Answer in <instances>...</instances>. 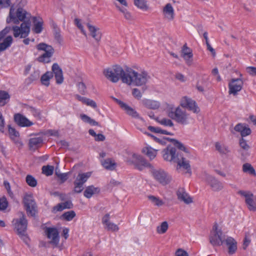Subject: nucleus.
<instances>
[{"label":"nucleus","mask_w":256,"mask_h":256,"mask_svg":"<svg viewBox=\"0 0 256 256\" xmlns=\"http://www.w3.org/2000/svg\"><path fill=\"white\" fill-rule=\"evenodd\" d=\"M36 48L39 50H43L44 52L38 58L40 62L48 63L50 61V58L54 53V49L50 45L42 42L36 46Z\"/></svg>","instance_id":"obj_7"},{"label":"nucleus","mask_w":256,"mask_h":256,"mask_svg":"<svg viewBox=\"0 0 256 256\" xmlns=\"http://www.w3.org/2000/svg\"><path fill=\"white\" fill-rule=\"evenodd\" d=\"M128 78L122 80L124 84L128 86L133 85L137 86H146L151 79V76L146 70H142L140 72H136L130 68H127Z\"/></svg>","instance_id":"obj_2"},{"label":"nucleus","mask_w":256,"mask_h":256,"mask_svg":"<svg viewBox=\"0 0 256 256\" xmlns=\"http://www.w3.org/2000/svg\"><path fill=\"white\" fill-rule=\"evenodd\" d=\"M210 242L213 246H220L224 242V236L220 230L218 229V225L215 224L210 232L209 237Z\"/></svg>","instance_id":"obj_6"},{"label":"nucleus","mask_w":256,"mask_h":256,"mask_svg":"<svg viewBox=\"0 0 256 256\" xmlns=\"http://www.w3.org/2000/svg\"><path fill=\"white\" fill-rule=\"evenodd\" d=\"M224 242L226 243L228 247V252L229 254H234L237 250V242L232 237H228L226 240L224 239Z\"/></svg>","instance_id":"obj_28"},{"label":"nucleus","mask_w":256,"mask_h":256,"mask_svg":"<svg viewBox=\"0 0 256 256\" xmlns=\"http://www.w3.org/2000/svg\"><path fill=\"white\" fill-rule=\"evenodd\" d=\"M76 216L75 212L73 210H70L64 212L62 217L64 219L67 221H70L72 220Z\"/></svg>","instance_id":"obj_51"},{"label":"nucleus","mask_w":256,"mask_h":256,"mask_svg":"<svg viewBox=\"0 0 256 256\" xmlns=\"http://www.w3.org/2000/svg\"><path fill=\"white\" fill-rule=\"evenodd\" d=\"M53 76V73L50 72H47L41 77V82L43 85L48 86L50 84V80Z\"/></svg>","instance_id":"obj_35"},{"label":"nucleus","mask_w":256,"mask_h":256,"mask_svg":"<svg viewBox=\"0 0 256 256\" xmlns=\"http://www.w3.org/2000/svg\"><path fill=\"white\" fill-rule=\"evenodd\" d=\"M54 167L52 166L47 165L42 167V172L46 176H50L53 174Z\"/></svg>","instance_id":"obj_47"},{"label":"nucleus","mask_w":256,"mask_h":256,"mask_svg":"<svg viewBox=\"0 0 256 256\" xmlns=\"http://www.w3.org/2000/svg\"><path fill=\"white\" fill-rule=\"evenodd\" d=\"M8 134L10 139L18 146H22L23 144L20 138L19 132L10 126H8Z\"/></svg>","instance_id":"obj_24"},{"label":"nucleus","mask_w":256,"mask_h":256,"mask_svg":"<svg viewBox=\"0 0 256 256\" xmlns=\"http://www.w3.org/2000/svg\"><path fill=\"white\" fill-rule=\"evenodd\" d=\"M12 30V28L10 26H6L3 30H2L0 32V43H2V40H4V37L5 36L9 33Z\"/></svg>","instance_id":"obj_54"},{"label":"nucleus","mask_w":256,"mask_h":256,"mask_svg":"<svg viewBox=\"0 0 256 256\" xmlns=\"http://www.w3.org/2000/svg\"><path fill=\"white\" fill-rule=\"evenodd\" d=\"M78 92L82 94H85L86 93V86L83 82H80L77 84Z\"/></svg>","instance_id":"obj_57"},{"label":"nucleus","mask_w":256,"mask_h":256,"mask_svg":"<svg viewBox=\"0 0 256 256\" xmlns=\"http://www.w3.org/2000/svg\"><path fill=\"white\" fill-rule=\"evenodd\" d=\"M168 228V224L166 222H162L160 226L156 228V232L158 234H163L165 233Z\"/></svg>","instance_id":"obj_48"},{"label":"nucleus","mask_w":256,"mask_h":256,"mask_svg":"<svg viewBox=\"0 0 256 256\" xmlns=\"http://www.w3.org/2000/svg\"><path fill=\"white\" fill-rule=\"evenodd\" d=\"M26 180L27 184L31 187H35L37 185V180L31 175H28L26 176Z\"/></svg>","instance_id":"obj_50"},{"label":"nucleus","mask_w":256,"mask_h":256,"mask_svg":"<svg viewBox=\"0 0 256 256\" xmlns=\"http://www.w3.org/2000/svg\"><path fill=\"white\" fill-rule=\"evenodd\" d=\"M148 198L154 205L158 207L163 206L164 204L159 198L154 196H148Z\"/></svg>","instance_id":"obj_38"},{"label":"nucleus","mask_w":256,"mask_h":256,"mask_svg":"<svg viewBox=\"0 0 256 256\" xmlns=\"http://www.w3.org/2000/svg\"><path fill=\"white\" fill-rule=\"evenodd\" d=\"M27 109L30 112L36 119H41V114L39 110H36L32 106H28Z\"/></svg>","instance_id":"obj_49"},{"label":"nucleus","mask_w":256,"mask_h":256,"mask_svg":"<svg viewBox=\"0 0 256 256\" xmlns=\"http://www.w3.org/2000/svg\"><path fill=\"white\" fill-rule=\"evenodd\" d=\"M52 70L54 74L56 82L58 84H61L64 81L62 71L58 64L56 63L53 64Z\"/></svg>","instance_id":"obj_26"},{"label":"nucleus","mask_w":256,"mask_h":256,"mask_svg":"<svg viewBox=\"0 0 256 256\" xmlns=\"http://www.w3.org/2000/svg\"><path fill=\"white\" fill-rule=\"evenodd\" d=\"M146 104L148 107L151 109H156L160 106V104L158 102L152 100H147Z\"/></svg>","instance_id":"obj_55"},{"label":"nucleus","mask_w":256,"mask_h":256,"mask_svg":"<svg viewBox=\"0 0 256 256\" xmlns=\"http://www.w3.org/2000/svg\"><path fill=\"white\" fill-rule=\"evenodd\" d=\"M127 68L123 69L120 66L116 65L104 70V74L105 76L112 82H117L120 80L124 83L122 80L128 78Z\"/></svg>","instance_id":"obj_4"},{"label":"nucleus","mask_w":256,"mask_h":256,"mask_svg":"<svg viewBox=\"0 0 256 256\" xmlns=\"http://www.w3.org/2000/svg\"><path fill=\"white\" fill-rule=\"evenodd\" d=\"M251 133V130L250 128L246 126V127L242 130V131L240 133V135L242 138L244 136H248Z\"/></svg>","instance_id":"obj_62"},{"label":"nucleus","mask_w":256,"mask_h":256,"mask_svg":"<svg viewBox=\"0 0 256 256\" xmlns=\"http://www.w3.org/2000/svg\"><path fill=\"white\" fill-rule=\"evenodd\" d=\"M116 8L122 12L123 14V15L124 17V18L127 20H132V16L126 8L124 7H121L117 4H116Z\"/></svg>","instance_id":"obj_37"},{"label":"nucleus","mask_w":256,"mask_h":256,"mask_svg":"<svg viewBox=\"0 0 256 256\" xmlns=\"http://www.w3.org/2000/svg\"><path fill=\"white\" fill-rule=\"evenodd\" d=\"M156 121L160 124L164 126H170L172 127L174 126V124L172 120L170 119L166 118H162L160 119L157 118Z\"/></svg>","instance_id":"obj_46"},{"label":"nucleus","mask_w":256,"mask_h":256,"mask_svg":"<svg viewBox=\"0 0 256 256\" xmlns=\"http://www.w3.org/2000/svg\"><path fill=\"white\" fill-rule=\"evenodd\" d=\"M181 56L184 58L186 64L190 66L192 64L193 54L192 50L188 48L186 44H185L182 47L181 50Z\"/></svg>","instance_id":"obj_21"},{"label":"nucleus","mask_w":256,"mask_h":256,"mask_svg":"<svg viewBox=\"0 0 256 256\" xmlns=\"http://www.w3.org/2000/svg\"><path fill=\"white\" fill-rule=\"evenodd\" d=\"M73 204L72 202L68 200L57 204L54 207V210L56 212L62 211L65 208H71Z\"/></svg>","instance_id":"obj_32"},{"label":"nucleus","mask_w":256,"mask_h":256,"mask_svg":"<svg viewBox=\"0 0 256 256\" xmlns=\"http://www.w3.org/2000/svg\"><path fill=\"white\" fill-rule=\"evenodd\" d=\"M110 215L108 214H106L102 218V223L105 226L110 222Z\"/></svg>","instance_id":"obj_64"},{"label":"nucleus","mask_w":256,"mask_h":256,"mask_svg":"<svg viewBox=\"0 0 256 256\" xmlns=\"http://www.w3.org/2000/svg\"><path fill=\"white\" fill-rule=\"evenodd\" d=\"M10 98L8 94L4 90H0V106H4Z\"/></svg>","instance_id":"obj_36"},{"label":"nucleus","mask_w":256,"mask_h":256,"mask_svg":"<svg viewBox=\"0 0 256 256\" xmlns=\"http://www.w3.org/2000/svg\"><path fill=\"white\" fill-rule=\"evenodd\" d=\"M44 232L50 240V243L53 247L58 248L61 250L62 248V246L59 244L60 236L58 229L55 228L46 227Z\"/></svg>","instance_id":"obj_8"},{"label":"nucleus","mask_w":256,"mask_h":256,"mask_svg":"<svg viewBox=\"0 0 256 256\" xmlns=\"http://www.w3.org/2000/svg\"><path fill=\"white\" fill-rule=\"evenodd\" d=\"M240 146L242 150L248 151L250 148V146L248 144L246 140L243 138H242L239 141Z\"/></svg>","instance_id":"obj_52"},{"label":"nucleus","mask_w":256,"mask_h":256,"mask_svg":"<svg viewBox=\"0 0 256 256\" xmlns=\"http://www.w3.org/2000/svg\"><path fill=\"white\" fill-rule=\"evenodd\" d=\"M180 106L183 108H186L195 114H198L200 112V109L196 102L186 96L183 97L181 99Z\"/></svg>","instance_id":"obj_16"},{"label":"nucleus","mask_w":256,"mask_h":256,"mask_svg":"<svg viewBox=\"0 0 256 256\" xmlns=\"http://www.w3.org/2000/svg\"><path fill=\"white\" fill-rule=\"evenodd\" d=\"M132 94L135 98L138 100L140 99L142 96V94L138 88H134L133 89Z\"/></svg>","instance_id":"obj_59"},{"label":"nucleus","mask_w":256,"mask_h":256,"mask_svg":"<svg viewBox=\"0 0 256 256\" xmlns=\"http://www.w3.org/2000/svg\"><path fill=\"white\" fill-rule=\"evenodd\" d=\"M174 162L177 164L176 170L179 172L184 170L186 173L191 174L190 166L189 161L180 154L177 153L176 159Z\"/></svg>","instance_id":"obj_14"},{"label":"nucleus","mask_w":256,"mask_h":256,"mask_svg":"<svg viewBox=\"0 0 256 256\" xmlns=\"http://www.w3.org/2000/svg\"><path fill=\"white\" fill-rule=\"evenodd\" d=\"M80 117L81 119L85 122L88 123L92 126H99L98 122H96L94 119H92L90 116L86 114H80Z\"/></svg>","instance_id":"obj_40"},{"label":"nucleus","mask_w":256,"mask_h":256,"mask_svg":"<svg viewBox=\"0 0 256 256\" xmlns=\"http://www.w3.org/2000/svg\"><path fill=\"white\" fill-rule=\"evenodd\" d=\"M89 134L94 138V140L97 142H103L105 140L106 137L102 134H96L92 129L88 130Z\"/></svg>","instance_id":"obj_43"},{"label":"nucleus","mask_w":256,"mask_h":256,"mask_svg":"<svg viewBox=\"0 0 256 256\" xmlns=\"http://www.w3.org/2000/svg\"><path fill=\"white\" fill-rule=\"evenodd\" d=\"M158 150V149L154 148L150 146H146L142 149V152L150 160H153L156 156Z\"/></svg>","instance_id":"obj_31"},{"label":"nucleus","mask_w":256,"mask_h":256,"mask_svg":"<svg viewBox=\"0 0 256 256\" xmlns=\"http://www.w3.org/2000/svg\"><path fill=\"white\" fill-rule=\"evenodd\" d=\"M242 74H240V78H232L228 83V93L230 94L236 96L240 92L243 86L244 81Z\"/></svg>","instance_id":"obj_10"},{"label":"nucleus","mask_w":256,"mask_h":256,"mask_svg":"<svg viewBox=\"0 0 256 256\" xmlns=\"http://www.w3.org/2000/svg\"><path fill=\"white\" fill-rule=\"evenodd\" d=\"M12 42V36H9L3 40L2 43H0V52L6 50L11 45Z\"/></svg>","instance_id":"obj_33"},{"label":"nucleus","mask_w":256,"mask_h":256,"mask_svg":"<svg viewBox=\"0 0 256 256\" xmlns=\"http://www.w3.org/2000/svg\"><path fill=\"white\" fill-rule=\"evenodd\" d=\"M100 192V188H99L95 187L92 185L88 186L86 188V190L84 192V195L86 198H92L93 195L98 194Z\"/></svg>","instance_id":"obj_30"},{"label":"nucleus","mask_w":256,"mask_h":256,"mask_svg":"<svg viewBox=\"0 0 256 256\" xmlns=\"http://www.w3.org/2000/svg\"><path fill=\"white\" fill-rule=\"evenodd\" d=\"M116 101L118 102V104L122 109L126 111L128 114L134 118L138 117V114L131 107L127 105L126 104L118 99H116Z\"/></svg>","instance_id":"obj_29"},{"label":"nucleus","mask_w":256,"mask_h":256,"mask_svg":"<svg viewBox=\"0 0 256 256\" xmlns=\"http://www.w3.org/2000/svg\"><path fill=\"white\" fill-rule=\"evenodd\" d=\"M215 147L216 150L222 154H226L230 152L228 146L220 142H216Z\"/></svg>","instance_id":"obj_41"},{"label":"nucleus","mask_w":256,"mask_h":256,"mask_svg":"<svg viewBox=\"0 0 256 256\" xmlns=\"http://www.w3.org/2000/svg\"><path fill=\"white\" fill-rule=\"evenodd\" d=\"M36 17H34V23L33 30L36 34H40L42 30V24L43 22L42 20L36 22Z\"/></svg>","instance_id":"obj_39"},{"label":"nucleus","mask_w":256,"mask_h":256,"mask_svg":"<svg viewBox=\"0 0 256 256\" xmlns=\"http://www.w3.org/2000/svg\"><path fill=\"white\" fill-rule=\"evenodd\" d=\"M162 156L164 160L174 162L176 159V149L175 147L168 146L162 151Z\"/></svg>","instance_id":"obj_18"},{"label":"nucleus","mask_w":256,"mask_h":256,"mask_svg":"<svg viewBox=\"0 0 256 256\" xmlns=\"http://www.w3.org/2000/svg\"><path fill=\"white\" fill-rule=\"evenodd\" d=\"M134 4L136 7L141 10H147L148 9L146 0H134Z\"/></svg>","instance_id":"obj_45"},{"label":"nucleus","mask_w":256,"mask_h":256,"mask_svg":"<svg viewBox=\"0 0 256 256\" xmlns=\"http://www.w3.org/2000/svg\"><path fill=\"white\" fill-rule=\"evenodd\" d=\"M178 200L189 204L193 202V199L186 191L184 188H179L176 192Z\"/></svg>","instance_id":"obj_19"},{"label":"nucleus","mask_w":256,"mask_h":256,"mask_svg":"<svg viewBox=\"0 0 256 256\" xmlns=\"http://www.w3.org/2000/svg\"><path fill=\"white\" fill-rule=\"evenodd\" d=\"M74 24L77 26V27L81 30V32L84 34L85 36H86V30H84V26L80 22V20L78 18L74 19Z\"/></svg>","instance_id":"obj_56"},{"label":"nucleus","mask_w":256,"mask_h":256,"mask_svg":"<svg viewBox=\"0 0 256 256\" xmlns=\"http://www.w3.org/2000/svg\"><path fill=\"white\" fill-rule=\"evenodd\" d=\"M152 138L156 142L162 146L166 145L168 142H172L175 147H176L179 150L184 152L188 156L190 155L189 150L186 148L182 143L176 140L164 137L162 138H157L154 136H152Z\"/></svg>","instance_id":"obj_11"},{"label":"nucleus","mask_w":256,"mask_h":256,"mask_svg":"<svg viewBox=\"0 0 256 256\" xmlns=\"http://www.w3.org/2000/svg\"><path fill=\"white\" fill-rule=\"evenodd\" d=\"M18 218H14L12 222V224L19 236L26 244H28L29 241V238L26 234L28 226V220L24 212H18Z\"/></svg>","instance_id":"obj_3"},{"label":"nucleus","mask_w":256,"mask_h":256,"mask_svg":"<svg viewBox=\"0 0 256 256\" xmlns=\"http://www.w3.org/2000/svg\"><path fill=\"white\" fill-rule=\"evenodd\" d=\"M242 170L244 172L248 173L252 175L256 176V174L254 169L252 165L248 163H246L243 164Z\"/></svg>","instance_id":"obj_44"},{"label":"nucleus","mask_w":256,"mask_h":256,"mask_svg":"<svg viewBox=\"0 0 256 256\" xmlns=\"http://www.w3.org/2000/svg\"><path fill=\"white\" fill-rule=\"evenodd\" d=\"M30 14L22 8L18 7L16 11L14 6H10L6 23L18 24L20 22H22L20 26H14L11 27L14 38H24L28 36L30 30Z\"/></svg>","instance_id":"obj_1"},{"label":"nucleus","mask_w":256,"mask_h":256,"mask_svg":"<svg viewBox=\"0 0 256 256\" xmlns=\"http://www.w3.org/2000/svg\"><path fill=\"white\" fill-rule=\"evenodd\" d=\"M104 228L109 231L117 232L119 230V228L116 224L110 222L104 226Z\"/></svg>","instance_id":"obj_53"},{"label":"nucleus","mask_w":256,"mask_h":256,"mask_svg":"<svg viewBox=\"0 0 256 256\" xmlns=\"http://www.w3.org/2000/svg\"><path fill=\"white\" fill-rule=\"evenodd\" d=\"M168 116L177 123L182 125L188 124L191 119L190 114L180 106L170 108L168 110Z\"/></svg>","instance_id":"obj_5"},{"label":"nucleus","mask_w":256,"mask_h":256,"mask_svg":"<svg viewBox=\"0 0 256 256\" xmlns=\"http://www.w3.org/2000/svg\"><path fill=\"white\" fill-rule=\"evenodd\" d=\"M162 14L164 18L168 21H172L174 18V11L170 3L167 4L163 8Z\"/></svg>","instance_id":"obj_25"},{"label":"nucleus","mask_w":256,"mask_h":256,"mask_svg":"<svg viewBox=\"0 0 256 256\" xmlns=\"http://www.w3.org/2000/svg\"><path fill=\"white\" fill-rule=\"evenodd\" d=\"M8 206L6 198H0V210H4Z\"/></svg>","instance_id":"obj_60"},{"label":"nucleus","mask_w":256,"mask_h":256,"mask_svg":"<svg viewBox=\"0 0 256 256\" xmlns=\"http://www.w3.org/2000/svg\"><path fill=\"white\" fill-rule=\"evenodd\" d=\"M132 162L138 170H142L144 168L148 166L150 164L141 156L133 154Z\"/></svg>","instance_id":"obj_20"},{"label":"nucleus","mask_w":256,"mask_h":256,"mask_svg":"<svg viewBox=\"0 0 256 256\" xmlns=\"http://www.w3.org/2000/svg\"><path fill=\"white\" fill-rule=\"evenodd\" d=\"M205 181L214 192H219L224 188L222 183L212 176L205 174Z\"/></svg>","instance_id":"obj_15"},{"label":"nucleus","mask_w":256,"mask_h":256,"mask_svg":"<svg viewBox=\"0 0 256 256\" xmlns=\"http://www.w3.org/2000/svg\"><path fill=\"white\" fill-rule=\"evenodd\" d=\"M247 72L252 76H256V68L254 66H248L246 68Z\"/></svg>","instance_id":"obj_63"},{"label":"nucleus","mask_w":256,"mask_h":256,"mask_svg":"<svg viewBox=\"0 0 256 256\" xmlns=\"http://www.w3.org/2000/svg\"><path fill=\"white\" fill-rule=\"evenodd\" d=\"M23 202L28 214L34 216L36 212V205L32 195L26 194Z\"/></svg>","instance_id":"obj_13"},{"label":"nucleus","mask_w":256,"mask_h":256,"mask_svg":"<svg viewBox=\"0 0 256 256\" xmlns=\"http://www.w3.org/2000/svg\"><path fill=\"white\" fill-rule=\"evenodd\" d=\"M245 198V202L250 210L256 211V202L254 200V194L250 192L240 190L238 192Z\"/></svg>","instance_id":"obj_17"},{"label":"nucleus","mask_w":256,"mask_h":256,"mask_svg":"<svg viewBox=\"0 0 256 256\" xmlns=\"http://www.w3.org/2000/svg\"><path fill=\"white\" fill-rule=\"evenodd\" d=\"M43 142L40 136H34L30 138L28 142L29 148L31 150H36L40 146Z\"/></svg>","instance_id":"obj_27"},{"label":"nucleus","mask_w":256,"mask_h":256,"mask_svg":"<svg viewBox=\"0 0 256 256\" xmlns=\"http://www.w3.org/2000/svg\"><path fill=\"white\" fill-rule=\"evenodd\" d=\"M52 28L53 30L54 34V35L55 38L58 41H60L61 40V35H60V30L58 26L56 24L52 22L51 24Z\"/></svg>","instance_id":"obj_42"},{"label":"nucleus","mask_w":256,"mask_h":256,"mask_svg":"<svg viewBox=\"0 0 256 256\" xmlns=\"http://www.w3.org/2000/svg\"><path fill=\"white\" fill-rule=\"evenodd\" d=\"M102 164L105 168L110 170H114L116 166V163L110 158H108L102 161Z\"/></svg>","instance_id":"obj_34"},{"label":"nucleus","mask_w":256,"mask_h":256,"mask_svg":"<svg viewBox=\"0 0 256 256\" xmlns=\"http://www.w3.org/2000/svg\"><path fill=\"white\" fill-rule=\"evenodd\" d=\"M14 119L16 123L20 126L29 127L34 124L28 118L20 114H15Z\"/></svg>","instance_id":"obj_23"},{"label":"nucleus","mask_w":256,"mask_h":256,"mask_svg":"<svg viewBox=\"0 0 256 256\" xmlns=\"http://www.w3.org/2000/svg\"><path fill=\"white\" fill-rule=\"evenodd\" d=\"M90 172L79 174L74 181V192L75 193H80L84 189L83 185L90 176Z\"/></svg>","instance_id":"obj_12"},{"label":"nucleus","mask_w":256,"mask_h":256,"mask_svg":"<svg viewBox=\"0 0 256 256\" xmlns=\"http://www.w3.org/2000/svg\"><path fill=\"white\" fill-rule=\"evenodd\" d=\"M84 104L88 106H91L94 108L97 107L96 102L94 100L88 98H86L85 102H84Z\"/></svg>","instance_id":"obj_58"},{"label":"nucleus","mask_w":256,"mask_h":256,"mask_svg":"<svg viewBox=\"0 0 256 256\" xmlns=\"http://www.w3.org/2000/svg\"><path fill=\"white\" fill-rule=\"evenodd\" d=\"M89 30L90 35L96 42H100L102 38V32L99 28L91 24L90 23L86 24Z\"/></svg>","instance_id":"obj_22"},{"label":"nucleus","mask_w":256,"mask_h":256,"mask_svg":"<svg viewBox=\"0 0 256 256\" xmlns=\"http://www.w3.org/2000/svg\"><path fill=\"white\" fill-rule=\"evenodd\" d=\"M176 256H188V253L182 248H178L175 253Z\"/></svg>","instance_id":"obj_61"},{"label":"nucleus","mask_w":256,"mask_h":256,"mask_svg":"<svg viewBox=\"0 0 256 256\" xmlns=\"http://www.w3.org/2000/svg\"><path fill=\"white\" fill-rule=\"evenodd\" d=\"M152 174L154 178L162 186H166L170 182L172 176L162 169H153Z\"/></svg>","instance_id":"obj_9"}]
</instances>
